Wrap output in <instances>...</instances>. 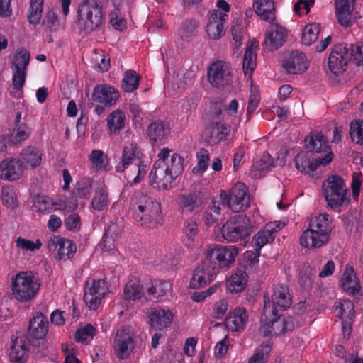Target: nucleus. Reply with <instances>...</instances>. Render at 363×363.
<instances>
[{"instance_id": "23", "label": "nucleus", "mask_w": 363, "mask_h": 363, "mask_svg": "<svg viewBox=\"0 0 363 363\" xmlns=\"http://www.w3.org/2000/svg\"><path fill=\"white\" fill-rule=\"evenodd\" d=\"M228 16L219 10H213L209 14L206 26L208 35L212 39H219L225 33L224 22Z\"/></svg>"}, {"instance_id": "24", "label": "nucleus", "mask_w": 363, "mask_h": 363, "mask_svg": "<svg viewBox=\"0 0 363 363\" xmlns=\"http://www.w3.org/2000/svg\"><path fill=\"white\" fill-rule=\"evenodd\" d=\"M34 344L28 337L22 335L12 340L9 357L15 363H24L28 357V343Z\"/></svg>"}, {"instance_id": "13", "label": "nucleus", "mask_w": 363, "mask_h": 363, "mask_svg": "<svg viewBox=\"0 0 363 363\" xmlns=\"http://www.w3.org/2000/svg\"><path fill=\"white\" fill-rule=\"evenodd\" d=\"M261 323L260 333L265 337L284 333L283 319L279 311H272L269 306L263 308Z\"/></svg>"}, {"instance_id": "31", "label": "nucleus", "mask_w": 363, "mask_h": 363, "mask_svg": "<svg viewBox=\"0 0 363 363\" xmlns=\"http://www.w3.org/2000/svg\"><path fill=\"white\" fill-rule=\"evenodd\" d=\"M309 227L318 232L320 235V238L327 242L334 228L332 221L329 219V216L326 213L320 214L312 218L309 223Z\"/></svg>"}, {"instance_id": "56", "label": "nucleus", "mask_w": 363, "mask_h": 363, "mask_svg": "<svg viewBox=\"0 0 363 363\" xmlns=\"http://www.w3.org/2000/svg\"><path fill=\"white\" fill-rule=\"evenodd\" d=\"M257 54L252 52L250 49H246L244 57L242 68L245 73L252 72L256 66Z\"/></svg>"}, {"instance_id": "40", "label": "nucleus", "mask_w": 363, "mask_h": 363, "mask_svg": "<svg viewBox=\"0 0 363 363\" xmlns=\"http://www.w3.org/2000/svg\"><path fill=\"white\" fill-rule=\"evenodd\" d=\"M342 286L348 294L354 295L359 291V283L354 271L352 267H346L344 272Z\"/></svg>"}, {"instance_id": "3", "label": "nucleus", "mask_w": 363, "mask_h": 363, "mask_svg": "<svg viewBox=\"0 0 363 363\" xmlns=\"http://www.w3.org/2000/svg\"><path fill=\"white\" fill-rule=\"evenodd\" d=\"M104 18L103 9L98 0H82L79 4L77 23L85 33L99 29Z\"/></svg>"}, {"instance_id": "16", "label": "nucleus", "mask_w": 363, "mask_h": 363, "mask_svg": "<svg viewBox=\"0 0 363 363\" xmlns=\"http://www.w3.org/2000/svg\"><path fill=\"white\" fill-rule=\"evenodd\" d=\"M149 178L152 186L162 189H167L175 179L169 172L165 170L163 162H155Z\"/></svg>"}, {"instance_id": "51", "label": "nucleus", "mask_w": 363, "mask_h": 363, "mask_svg": "<svg viewBox=\"0 0 363 363\" xmlns=\"http://www.w3.org/2000/svg\"><path fill=\"white\" fill-rule=\"evenodd\" d=\"M108 203L109 199L107 192L101 188L96 189L91 201L92 207L100 211L107 206Z\"/></svg>"}, {"instance_id": "11", "label": "nucleus", "mask_w": 363, "mask_h": 363, "mask_svg": "<svg viewBox=\"0 0 363 363\" xmlns=\"http://www.w3.org/2000/svg\"><path fill=\"white\" fill-rule=\"evenodd\" d=\"M333 152H328L323 157L316 156L311 158L309 152H301L294 158L296 169L302 173L311 174L315 171L320 165L325 166L330 163L333 159Z\"/></svg>"}, {"instance_id": "29", "label": "nucleus", "mask_w": 363, "mask_h": 363, "mask_svg": "<svg viewBox=\"0 0 363 363\" xmlns=\"http://www.w3.org/2000/svg\"><path fill=\"white\" fill-rule=\"evenodd\" d=\"M356 0H336L335 14L338 23L345 28L352 26L351 17Z\"/></svg>"}, {"instance_id": "34", "label": "nucleus", "mask_w": 363, "mask_h": 363, "mask_svg": "<svg viewBox=\"0 0 363 363\" xmlns=\"http://www.w3.org/2000/svg\"><path fill=\"white\" fill-rule=\"evenodd\" d=\"M177 202L182 211L192 212L201 206L203 196L200 192L188 193L179 195Z\"/></svg>"}, {"instance_id": "32", "label": "nucleus", "mask_w": 363, "mask_h": 363, "mask_svg": "<svg viewBox=\"0 0 363 363\" xmlns=\"http://www.w3.org/2000/svg\"><path fill=\"white\" fill-rule=\"evenodd\" d=\"M140 151L135 143H130L123 148L121 164L116 167L118 172H124L129 165L140 163Z\"/></svg>"}, {"instance_id": "43", "label": "nucleus", "mask_w": 363, "mask_h": 363, "mask_svg": "<svg viewBox=\"0 0 363 363\" xmlns=\"http://www.w3.org/2000/svg\"><path fill=\"white\" fill-rule=\"evenodd\" d=\"M320 32V25L319 23H308L303 30L302 43L307 46L311 45L318 40Z\"/></svg>"}, {"instance_id": "27", "label": "nucleus", "mask_w": 363, "mask_h": 363, "mask_svg": "<svg viewBox=\"0 0 363 363\" xmlns=\"http://www.w3.org/2000/svg\"><path fill=\"white\" fill-rule=\"evenodd\" d=\"M230 130V127L228 125L212 122L206 128L205 137L210 145H214L226 140Z\"/></svg>"}, {"instance_id": "39", "label": "nucleus", "mask_w": 363, "mask_h": 363, "mask_svg": "<svg viewBox=\"0 0 363 363\" xmlns=\"http://www.w3.org/2000/svg\"><path fill=\"white\" fill-rule=\"evenodd\" d=\"M277 231V228L274 227L272 223L267 224L263 230L259 231L253 237L255 249L260 251L264 245L273 241L274 239V233Z\"/></svg>"}, {"instance_id": "10", "label": "nucleus", "mask_w": 363, "mask_h": 363, "mask_svg": "<svg viewBox=\"0 0 363 363\" xmlns=\"http://www.w3.org/2000/svg\"><path fill=\"white\" fill-rule=\"evenodd\" d=\"M208 80L217 89H224L232 82V72L228 63L218 60L211 65L208 69Z\"/></svg>"}, {"instance_id": "19", "label": "nucleus", "mask_w": 363, "mask_h": 363, "mask_svg": "<svg viewBox=\"0 0 363 363\" xmlns=\"http://www.w3.org/2000/svg\"><path fill=\"white\" fill-rule=\"evenodd\" d=\"M146 134L152 145L161 144L170 135L171 127L164 121L155 120L148 125Z\"/></svg>"}, {"instance_id": "1", "label": "nucleus", "mask_w": 363, "mask_h": 363, "mask_svg": "<svg viewBox=\"0 0 363 363\" xmlns=\"http://www.w3.org/2000/svg\"><path fill=\"white\" fill-rule=\"evenodd\" d=\"M238 248L216 246L207 250L206 259L194 271L189 286L191 289L206 286L218 272L219 268L229 267L235 261Z\"/></svg>"}, {"instance_id": "61", "label": "nucleus", "mask_w": 363, "mask_h": 363, "mask_svg": "<svg viewBox=\"0 0 363 363\" xmlns=\"http://www.w3.org/2000/svg\"><path fill=\"white\" fill-rule=\"evenodd\" d=\"M196 157L198 160V171H201V172H205L208 168L209 161L208 150L204 148L200 149L196 154Z\"/></svg>"}, {"instance_id": "6", "label": "nucleus", "mask_w": 363, "mask_h": 363, "mask_svg": "<svg viewBox=\"0 0 363 363\" xmlns=\"http://www.w3.org/2000/svg\"><path fill=\"white\" fill-rule=\"evenodd\" d=\"M252 232L250 219L245 215H235L230 217L221 228L223 238L231 242L245 240Z\"/></svg>"}, {"instance_id": "50", "label": "nucleus", "mask_w": 363, "mask_h": 363, "mask_svg": "<svg viewBox=\"0 0 363 363\" xmlns=\"http://www.w3.org/2000/svg\"><path fill=\"white\" fill-rule=\"evenodd\" d=\"M198 23L195 20L184 21L179 31L181 38L183 40L189 41L196 35Z\"/></svg>"}, {"instance_id": "52", "label": "nucleus", "mask_w": 363, "mask_h": 363, "mask_svg": "<svg viewBox=\"0 0 363 363\" xmlns=\"http://www.w3.org/2000/svg\"><path fill=\"white\" fill-rule=\"evenodd\" d=\"M1 200L3 204L11 209H14L18 206L16 194L11 186L3 187L1 191Z\"/></svg>"}, {"instance_id": "48", "label": "nucleus", "mask_w": 363, "mask_h": 363, "mask_svg": "<svg viewBox=\"0 0 363 363\" xmlns=\"http://www.w3.org/2000/svg\"><path fill=\"white\" fill-rule=\"evenodd\" d=\"M43 0H31L28 15L30 23L36 25L40 22L43 12Z\"/></svg>"}, {"instance_id": "33", "label": "nucleus", "mask_w": 363, "mask_h": 363, "mask_svg": "<svg viewBox=\"0 0 363 363\" xmlns=\"http://www.w3.org/2000/svg\"><path fill=\"white\" fill-rule=\"evenodd\" d=\"M248 320L247 311L244 308H235L225 318L226 326L232 331L243 330Z\"/></svg>"}, {"instance_id": "45", "label": "nucleus", "mask_w": 363, "mask_h": 363, "mask_svg": "<svg viewBox=\"0 0 363 363\" xmlns=\"http://www.w3.org/2000/svg\"><path fill=\"white\" fill-rule=\"evenodd\" d=\"M140 77L135 71L129 69L124 73L122 80V89L125 92H133L139 85Z\"/></svg>"}, {"instance_id": "54", "label": "nucleus", "mask_w": 363, "mask_h": 363, "mask_svg": "<svg viewBox=\"0 0 363 363\" xmlns=\"http://www.w3.org/2000/svg\"><path fill=\"white\" fill-rule=\"evenodd\" d=\"M92 191V182L89 179H82L76 185L74 194L79 198L89 196Z\"/></svg>"}, {"instance_id": "36", "label": "nucleus", "mask_w": 363, "mask_h": 363, "mask_svg": "<svg viewBox=\"0 0 363 363\" xmlns=\"http://www.w3.org/2000/svg\"><path fill=\"white\" fill-rule=\"evenodd\" d=\"M18 160L23 164V168L33 169L40 165L41 154L37 148L28 146L22 150Z\"/></svg>"}, {"instance_id": "55", "label": "nucleus", "mask_w": 363, "mask_h": 363, "mask_svg": "<svg viewBox=\"0 0 363 363\" xmlns=\"http://www.w3.org/2000/svg\"><path fill=\"white\" fill-rule=\"evenodd\" d=\"M95 335V328L91 325L87 324L84 328L77 330L75 333V339L78 342H87Z\"/></svg>"}, {"instance_id": "58", "label": "nucleus", "mask_w": 363, "mask_h": 363, "mask_svg": "<svg viewBox=\"0 0 363 363\" xmlns=\"http://www.w3.org/2000/svg\"><path fill=\"white\" fill-rule=\"evenodd\" d=\"M89 159L96 169L101 170L106 168L107 160L101 150H93L89 155Z\"/></svg>"}, {"instance_id": "64", "label": "nucleus", "mask_w": 363, "mask_h": 363, "mask_svg": "<svg viewBox=\"0 0 363 363\" xmlns=\"http://www.w3.org/2000/svg\"><path fill=\"white\" fill-rule=\"evenodd\" d=\"M43 24L48 30H55L58 25L57 16L52 11H48Z\"/></svg>"}, {"instance_id": "28", "label": "nucleus", "mask_w": 363, "mask_h": 363, "mask_svg": "<svg viewBox=\"0 0 363 363\" xmlns=\"http://www.w3.org/2000/svg\"><path fill=\"white\" fill-rule=\"evenodd\" d=\"M23 164L18 160H4L0 163V179L12 181L18 179L23 174Z\"/></svg>"}, {"instance_id": "35", "label": "nucleus", "mask_w": 363, "mask_h": 363, "mask_svg": "<svg viewBox=\"0 0 363 363\" xmlns=\"http://www.w3.org/2000/svg\"><path fill=\"white\" fill-rule=\"evenodd\" d=\"M253 6L255 13L262 20L269 22L275 20V9L272 0H256Z\"/></svg>"}, {"instance_id": "41", "label": "nucleus", "mask_w": 363, "mask_h": 363, "mask_svg": "<svg viewBox=\"0 0 363 363\" xmlns=\"http://www.w3.org/2000/svg\"><path fill=\"white\" fill-rule=\"evenodd\" d=\"M126 117L121 110H116L108 116L107 118L108 127L111 133L116 134L125 126Z\"/></svg>"}, {"instance_id": "18", "label": "nucleus", "mask_w": 363, "mask_h": 363, "mask_svg": "<svg viewBox=\"0 0 363 363\" xmlns=\"http://www.w3.org/2000/svg\"><path fill=\"white\" fill-rule=\"evenodd\" d=\"M119 97L118 91L107 84H98L93 90L91 99L99 102L106 107L112 106L116 104Z\"/></svg>"}, {"instance_id": "26", "label": "nucleus", "mask_w": 363, "mask_h": 363, "mask_svg": "<svg viewBox=\"0 0 363 363\" xmlns=\"http://www.w3.org/2000/svg\"><path fill=\"white\" fill-rule=\"evenodd\" d=\"M48 332V318L41 312H37L30 320L28 336L33 339L40 340L46 336Z\"/></svg>"}, {"instance_id": "25", "label": "nucleus", "mask_w": 363, "mask_h": 363, "mask_svg": "<svg viewBox=\"0 0 363 363\" xmlns=\"http://www.w3.org/2000/svg\"><path fill=\"white\" fill-rule=\"evenodd\" d=\"M305 143L306 149L311 152L319 155L318 156L323 157L332 152L326 138L320 132L311 133L305 138Z\"/></svg>"}, {"instance_id": "49", "label": "nucleus", "mask_w": 363, "mask_h": 363, "mask_svg": "<svg viewBox=\"0 0 363 363\" xmlns=\"http://www.w3.org/2000/svg\"><path fill=\"white\" fill-rule=\"evenodd\" d=\"M335 312L340 318L343 319L345 318L351 320L355 313L354 304L349 300H343L340 302V306L337 307Z\"/></svg>"}, {"instance_id": "21", "label": "nucleus", "mask_w": 363, "mask_h": 363, "mask_svg": "<svg viewBox=\"0 0 363 363\" xmlns=\"http://www.w3.org/2000/svg\"><path fill=\"white\" fill-rule=\"evenodd\" d=\"M150 326L156 330H163L169 327L173 320V313L169 309L152 308L147 313Z\"/></svg>"}, {"instance_id": "46", "label": "nucleus", "mask_w": 363, "mask_h": 363, "mask_svg": "<svg viewBox=\"0 0 363 363\" xmlns=\"http://www.w3.org/2000/svg\"><path fill=\"white\" fill-rule=\"evenodd\" d=\"M271 350V342L269 340L263 342L249 359L248 363H266Z\"/></svg>"}, {"instance_id": "17", "label": "nucleus", "mask_w": 363, "mask_h": 363, "mask_svg": "<svg viewBox=\"0 0 363 363\" xmlns=\"http://www.w3.org/2000/svg\"><path fill=\"white\" fill-rule=\"evenodd\" d=\"M347 48L343 44L334 45L328 57V65L330 70L335 75L342 73L348 63L346 56Z\"/></svg>"}, {"instance_id": "38", "label": "nucleus", "mask_w": 363, "mask_h": 363, "mask_svg": "<svg viewBox=\"0 0 363 363\" xmlns=\"http://www.w3.org/2000/svg\"><path fill=\"white\" fill-rule=\"evenodd\" d=\"M145 286L140 284L136 278L130 279L124 287V296L126 299L136 301L145 296Z\"/></svg>"}, {"instance_id": "53", "label": "nucleus", "mask_w": 363, "mask_h": 363, "mask_svg": "<svg viewBox=\"0 0 363 363\" xmlns=\"http://www.w3.org/2000/svg\"><path fill=\"white\" fill-rule=\"evenodd\" d=\"M350 134L353 142L363 145V121H352L350 123Z\"/></svg>"}, {"instance_id": "22", "label": "nucleus", "mask_w": 363, "mask_h": 363, "mask_svg": "<svg viewBox=\"0 0 363 363\" xmlns=\"http://www.w3.org/2000/svg\"><path fill=\"white\" fill-rule=\"evenodd\" d=\"M286 29L277 24L272 25L265 33L263 45L269 51L277 50L283 45L286 38Z\"/></svg>"}, {"instance_id": "44", "label": "nucleus", "mask_w": 363, "mask_h": 363, "mask_svg": "<svg viewBox=\"0 0 363 363\" xmlns=\"http://www.w3.org/2000/svg\"><path fill=\"white\" fill-rule=\"evenodd\" d=\"M183 162L184 159L179 155L174 154L169 160L164 162L165 170L176 179L184 170Z\"/></svg>"}, {"instance_id": "12", "label": "nucleus", "mask_w": 363, "mask_h": 363, "mask_svg": "<svg viewBox=\"0 0 363 363\" xmlns=\"http://www.w3.org/2000/svg\"><path fill=\"white\" fill-rule=\"evenodd\" d=\"M108 291V286L105 279L87 281L84 286V301L89 308L95 310Z\"/></svg>"}, {"instance_id": "57", "label": "nucleus", "mask_w": 363, "mask_h": 363, "mask_svg": "<svg viewBox=\"0 0 363 363\" xmlns=\"http://www.w3.org/2000/svg\"><path fill=\"white\" fill-rule=\"evenodd\" d=\"M183 232L190 242H193L199 233L198 224L192 218L188 219L184 225Z\"/></svg>"}, {"instance_id": "37", "label": "nucleus", "mask_w": 363, "mask_h": 363, "mask_svg": "<svg viewBox=\"0 0 363 363\" xmlns=\"http://www.w3.org/2000/svg\"><path fill=\"white\" fill-rule=\"evenodd\" d=\"M327 242L320 238L318 232L308 227L300 238L301 245L306 248H318Z\"/></svg>"}, {"instance_id": "59", "label": "nucleus", "mask_w": 363, "mask_h": 363, "mask_svg": "<svg viewBox=\"0 0 363 363\" xmlns=\"http://www.w3.org/2000/svg\"><path fill=\"white\" fill-rule=\"evenodd\" d=\"M31 133V129L26 124L22 123L18 124L16 128V133L13 137V143H21L26 140Z\"/></svg>"}, {"instance_id": "4", "label": "nucleus", "mask_w": 363, "mask_h": 363, "mask_svg": "<svg viewBox=\"0 0 363 363\" xmlns=\"http://www.w3.org/2000/svg\"><path fill=\"white\" fill-rule=\"evenodd\" d=\"M38 276L32 271L21 272L13 279V295L19 302H27L34 298L40 289Z\"/></svg>"}, {"instance_id": "63", "label": "nucleus", "mask_w": 363, "mask_h": 363, "mask_svg": "<svg viewBox=\"0 0 363 363\" xmlns=\"http://www.w3.org/2000/svg\"><path fill=\"white\" fill-rule=\"evenodd\" d=\"M52 206H55L57 209L60 210H67V211H74L78 206L77 199L76 198H73V201H63L59 200L52 203Z\"/></svg>"}, {"instance_id": "60", "label": "nucleus", "mask_w": 363, "mask_h": 363, "mask_svg": "<svg viewBox=\"0 0 363 363\" xmlns=\"http://www.w3.org/2000/svg\"><path fill=\"white\" fill-rule=\"evenodd\" d=\"M16 246L25 250L35 251L38 250L42 244L39 240H37L35 242L30 240H26L21 237L18 238L16 240Z\"/></svg>"}, {"instance_id": "7", "label": "nucleus", "mask_w": 363, "mask_h": 363, "mask_svg": "<svg viewBox=\"0 0 363 363\" xmlns=\"http://www.w3.org/2000/svg\"><path fill=\"white\" fill-rule=\"evenodd\" d=\"M220 198L221 203L234 212L245 211L250 205L248 189L243 183H237L228 192L222 190Z\"/></svg>"}, {"instance_id": "15", "label": "nucleus", "mask_w": 363, "mask_h": 363, "mask_svg": "<svg viewBox=\"0 0 363 363\" xmlns=\"http://www.w3.org/2000/svg\"><path fill=\"white\" fill-rule=\"evenodd\" d=\"M50 251H57V257L61 260H67L74 256L77 246L73 241L60 236H52L48 240Z\"/></svg>"}, {"instance_id": "62", "label": "nucleus", "mask_w": 363, "mask_h": 363, "mask_svg": "<svg viewBox=\"0 0 363 363\" xmlns=\"http://www.w3.org/2000/svg\"><path fill=\"white\" fill-rule=\"evenodd\" d=\"M273 165L271 156L269 154H264L259 160L253 164V169L257 171H264L268 169Z\"/></svg>"}, {"instance_id": "5", "label": "nucleus", "mask_w": 363, "mask_h": 363, "mask_svg": "<svg viewBox=\"0 0 363 363\" xmlns=\"http://www.w3.org/2000/svg\"><path fill=\"white\" fill-rule=\"evenodd\" d=\"M323 191L328 206L340 207L350 201V195L343 179L338 175L329 177L323 183Z\"/></svg>"}, {"instance_id": "47", "label": "nucleus", "mask_w": 363, "mask_h": 363, "mask_svg": "<svg viewBox=\"0 0 363 363\" xmlns=\"http://www.w3.org/2000/svg\"><path fill=\"white\" fill-rule=\"evenodd\" d=\"M246 275L243 273L234 274L228 280L227 287L230 292L238 293L245 289L247 284Z\"/></svg>"}, {"instance_id": "42", "label": "nucleus", "mask_w": 363, "mask_h": 363, "mask_svg": "<svg viewBox=\"0 0 363 363\" xmlns=\"http://www.w3.org/2000/svg\"><path fill=\"white\" fill-rule=\"evenodd\" d=\"M347 48L346 56L349 61H352L357 66L363 65V43H342Z\"/></svg>"}, {"instance_id": "2", "label": "nucleus", "mask_w": 363, "mask_h": 363, "mask_svg": "<svg viewBox=\"0 0 363 363\" xmlns=\"http://www.w3.org/2000/svg\"><path fill=\"white\" fill-rule=\"evenodd\" d=\"M135 222L149 228L162 225V216L160 203L152 198L140 195L131 206Z\"/></svg>"}, {"instance_id": "20", "label": "nucleus", "mask_w": 363, "mask_h": 363, "mask_svg": "<svg viewBox=\"0 0 363 363\" xmlns=\"http://www.w3.org/2000/svg\"><path fill=\"white\" fill-rule=\"evenodd\" d=\"M282 67L287 74H298L304 72L308 63L303 52L292 51L282 62Z\"/></svg>"}, {"instance_id": "9", "label": "nucleus", "mask_w": 363, "mask_h": 363, "mask_svg": "<svg viewBox=\"0 0 363 363\" xmlns=\"http://www.w3.org/2000/svg\"><path fill=\"white\" fill-rule=\"evenodd\" d=\"M263 299V308L269 306L272 311H279L277 307L285 310L289 308L292 303L289 289L282 284L275 285L271 292H266Z\"/></svg>"}, {"instance_id": "14", "label": "nucleus", "mask_w": 363, "mask_h": 363, "mask_svg": "<svg viewBox=\"0 0 363 363\" xmlns=\"http://www.w3.org/2000/svg\"><path fill=\"white\" fill-rule=\"evenodd\" d=\"M114 352L121 359H128L135 348L133 334L128 326H122L118 331L113 341Z\"/></svg>"}, {"instance_id": "30", "label": "nucleus", "mask_w": 363, "mask_h": 363, "mask_svg": "<svg viewBox=\"0 0 363 363\" xmlns=\"http://www.w3.org/2000/svg\"><path fill=\"white\" fill-rule=\"evenodd\" d=\"M145 291L150 300L157 301L172 291V284L169 281L155 280L145 284Z\"/></svg>"}, {"instance_id": "8", "label": "nucleus", "mask_w": 363, "mask_h": 363, "mask_svg": "<svg viewBox=\"0 0 363 363\" xmlns=\"http://www.w3.org/2000/svg\"><path fill=\"white\" fill-rule=\"evenodd\" d=\"M30 55L27 50L23 49L14 56L11 65L13 71L12 89L11 94L16 98H21V91L26 82L27 68Z\"/></svg>"}]
</instances>
